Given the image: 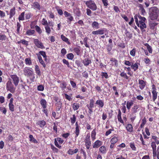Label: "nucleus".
I'll use <instances>...</instances> for the list:
<instances>
[{"label":"nucleus","instance_id":"f257e3e1","mask_svg":"<svg viewBox=\"0 0 159 159\" xmlns=\"http://www.w3.org/2000/svg\"><path fill=\"white\" fill-rule=\"evenodd\" d=\"M149 17L152 20H157L159 17V10L157 7H152L149 9Z\"/></svg>","mask_w":159,"mask_h":159},{"label":"nucleus","instance_id":"f03ea898","mask_svg":"<svg viewBox=\"0 0 159 159\" xmlns=\"http://www.w3.org/2000/svg\"><path fill=\"white\" fill-rule=\"evenodd\" d=\"M138 18L139 20L138 25H137L140 28L142 31H145L143 29L147 28V25L145 23L146 19L145 17L141 16L139 15Z\"/></svg>","mask_w":159,"mask_h":159},{"label":"nucleus","instance_id":"7ed1b4c3","mask_svg":"<svg viewBox=\"0 0 159 159\" xmlns=\"http://www.w3.org/2000/svg\"><path fill=\"white\" fill-rule=\"evenodd\" d=\"M16 87L15 86L11 81V80L10 79L6 83V89L7 91H10L11 93H13L16 90Z\"/></svg>","mask_w":159,"mask_h":159},{"label":"nucleus","instance_id":"20e7f679","mask_svg":"<svg viewBox=\"0 0 159 159\" xmlns=\"http://www.w3.org/2000/svg\"><path fill=\"white\" fill-rule=\"evenodd\" d=\"M85 4L88 8L93 11H96L97 9V5L93 1L90 0L87 1L85 2Z\"/></svg>","mask_w":159,"mask_h":159},{"label":"nucleus","instance_id":"39448f33","mask_svg":"<svg viewBox=\"0 0 159 159\" xmlns=\"http://www.w3.org/2000/svg\"><path fill=\"white\" fill-rule=\"evenodd\" d=\"M108 31L105 28L102 29H98V30L93 31L92 32V34L93 35H105L106 36L107 35Z\"/></svg>","mask_w":159,"mask_h":159},{"label":"nucleus","instance_id":"423d86ee","mask_svg":"<svg viewBox=\"0 0 159 159\" xmlns=\"http://www.w3.org/2000/svg\"><path fill=\"white\" fill-rule=\"evenodd\" d=\"M94 100L93 98H91L89 100V104L86 105V107L89 109L88 112L91 114L93 112V108L94 107Z\"/></svg>","mask_w":159,"mask_h":159},{"label":"nucleus","instance_id":"0eeeda50","mask_svg":"<svg viewBox=\"0 0 159 159\" xmlns=\"http://www.w3.org/2000/svg\"><path fill=\"white\" fill-rule=\"evenodd\" d=\"M152 145L153 157H155L157 156V159H159V146L157 147V150H156V145L153 143L152 144Z\"/></svg>","mask_w":159,"mask_h":159},{"label":"nucleus","instance_id":"6e6552de","mask_svg":"<svg viewBox=\"0 0 159 159\" xmlns=\"http://www.w3.org/2000/svg\"><path fill=\"white\" fill-rule=\"evenodd\" d=\"M48 24L44 26L46 32L48 34H50L51 32V30H53V27L54 26V23L52 21H48Z\"/></svg>","mask_w":159,"mask_h":159},{"label":"nucleus","instance_id":"1a4fd4ad","mask_svg":"<svg viewBox=\"0 0 159 159\" xmlns=\"http://www.w3.org/2000/svg\"><path fill=\"white\" fill-rule=\"evenodd\" d=\"M31 7L34 9L37 10L38 11L40 10L41 8L43 9V11H46V10L45 8L44 7H42L41 6L40 4L37 2H34L32 3L31 4Z\"/></svg>","mask_w":159,"mask_h":159},{"label":"nucleus","instance_id":"9d476101","mask_svg":"<svg viewBox=\"0 0 159 159\" xmlns=\"http://www.w3.org/2000/svg\"><path fill=\"white\" fill-rule=\"evenodd\" d=\"M84 141L86 148L87 149H89L90 148L91 144L90 139V136L89 134H88L87 135Z\"/></svg>","mask_w":159,"mask_h":159},{"label":"nucleus","instance_id":"9b49d317","mask_svg":"<svg viewBox=\"0 0 159 159\" xmlns=\"http://www.w3.org/2000/svg\"><path fill=\"white\" fill-rule=\"evenodd\" d=\"M10 76L15 86L16 87L18 85L19 82V77L16 75H11Z\"/></svg>","mask_w":159,"mask_h":159},{"label":"nucleus","instance_id":"f8f14e48","mask_svg":"<svg viewBox=\"0 0 159 159\" xmlns=\"http://www.w3.org/2000/svg\"><path fill=\"white\" fill-rule=\"evenodd\" d=\"M152 100L153 101H155L157 98L158 93L157 92L156 86L154 84L152 85Z\"/></svg>","mask_w":159,"mask_h":159},{"label":"nucleus","instance_id":"ddd939ff","mask_svg":"<svg viewBox=\"0 0 159 159\" xmlns=\"http://www.w3.org/2000/svg\"><path fill=\"white\" fill-rule=\"evenodd\" d=\"M34 43L35 46L38 48L43 49L45 48L42 42L38 39H34Z\"/></svg>","mask_w":159,"mask_h":159},{"label":"nucleus","instance_id":"4468645a","mask_svg":"<svg viewBox=\"0 0 159 159\" xmlns=\"http://www.w3.org/2000/svg\"><path fill=\"white\" fill-rule=\"evenodd\" d=\"M24 75L28 76H31L33 75V72L28 67H25L23 69Z\"/></svg>","mask_w":159,"mask_h":159},{"label":"nucleus","instance_id":"2eb2a0df","mask_svg":"<svg viewBox=\"0 0 159 159\" xmlns=\"http://www.w3.org/2000/svg\"><path fill=\"white\" fill-rule=\"evenodd\" d=\"M75 138L76 139L80 134V130L79 129L80 126L79 125L78 122H76L75 124Z\"/></svg>","mask_w":159,"mask_h":159},{"label":"nucleus","instance_id":"dca6fc26","mask_svg":"<svg viewBox=\"0 0 159 159\" xmlns=\"http://www.w3.org/2000/svg\"><path fill=\"white\" fill-rule=\"evenodd\" d=\"M95 104L98 106L99 108H102L105 105L104 101L101 99L97 100Z\"/></svg>","mask_w":159,"mask_h":159},{"label":"nucleus","instance_id":"f3484780","mask_svg":"<svg viewBox=\"0 0 159 159\" xmlns=\"http://www.w3.org/2000/svg\"><path fill=\"white\" fill-rule=\"evenodd\" d=\"M146 82L143 80L140 79L139 80V87L142 90L144 89L146 84Z\"/></svg>","mask_w":159,"mask_h":159},{"label":"nucleus","instance_id":"a211bd4d","mask_svg":"<svg viewBox=\"0 0 159 159\" xmlns=\"http://www.w3.org/2000/svg\"><path fill=\"white\" fill-rule=\"evenodd\" d=\"M139 105H138L136 104H134L131 108V113H133V114H134L138 112V110H139Z\"/></svg>","mask_w":159,"mask_h":159},{"label":"nucleus","instance_id":"6ab92c4d","mask_svg":"<svg viewBox=\"0 0 159 159\" xmlns=\"http://www.w3.org/2000/svg\"><path fill=\"white\" fill-rule=\"evenodd\" d=\"M15 10L16 8L14 7L10 10L9 17V19H11L16 14Z\"/></svg>","mask_w":159,"mask_h":159},{"label":"nucleus","instance_id":"aec40b11","mask_svg":"<svg viewBox=\"0 0 159 159\" xmlns=\"http://www.w3.org/2000/svg\"><path fill=\"white\" fill-rule=\"evenodd\" d=\"M46 124V122L44 120L38 121L36 124L37 125H39L40 127L43 128Z\"/></svg>","mask_w":159,"mask_h":159},{"label":"nucleus","instance_id":"412c9836","mask_svg":"<svg viewBox=\"0 0 159 159\" xmlns=\"http://www.w3.org/2000/svg\"><path fill=\"white\" fill-rule=\"evenodd\" d=\"M152 139L154 140V141L152 142L151 143V147H152V144L153 143L156 145V144L158 145L159 144V140L158 139V138L156 136L152 135Z\"/></svg>","mask_w":159,"mask_h":159},{"label":"nucleus","instance_id":"4be33fe9","mask_svg":"<svg viewBox=\"0 0 159 159\" xmlns=\"http://www.w3.org/2000/svg\"><path fill=\"white\" fill-rule=\"evenodd\" d=\"M121 113L120 109L118 110V114L117 116L118 121L123 125H124V122L121 116Z\"/></svg>","mask_w":159,"mask_h":159},{"label":"nucleus","instance_id":"5701e85b","mask_svg":"<svg viewBox=\"0 0 159 159\" xmlns=\"http://www.w3.org/2000/svg\"><path fill=\"white\" fill-rule=\"evenodd\" d=\"M83 62L84 66H87L90 64L92 62L90 59L89 58H86L83 60Z\"/></svg>","mask_w":159,"mask_h":159},{"label":"nucleus","instance_id":"b1692460","mask_svg":"<svg viewBox=\"0 0 159 159\" xmlns=\"http://www.w3.org/2000/svg\"><path fill=\"white\" fill-rule=\"evenodd\" d=\"M102 145V142L99 140H97L95 141L93 145V147L94 148H99Z\"/></svg>","mask_w":159,"mask_h":159},{"label":"nucleus","instance_id":"393cba45","mask_svg":"<svg viewBox=\"0 0 159 159\" xmlns=\"http://www.w3.org/2000/svg\"><path fill=\"white\" fill-rule=\"evenodd\" d=\"M99 151L102 154H105L107 152V150L104 146H101L99 148Z\"/></svg>","mask_w":159,"mask_h":159},{"label":"nucleus","instance_id":"a878e982","mask_svg":"<svg viewBox=\"0 0 159 159\" xmlns=\"http://www.w3.org/2000/svg\"><path fill=\"white\" fill-rule=\"evenodd\" d=\"M55 105L56 106L57 111H59L61 108L62 105L61 101V99L59 100L58 102H56Z\"/></svg>","mask_w":159,"mask_h":159},{"label":"nucleus","instance_id":"bb28decb","mask_svg":"<svg viewBox=\"0 0 159 159\" xmlns=\"http://www.w3.org/2000/svg\"><path fill=\"white\" fill-rule=\"evenodd\" d=\"M40 103L43 108H47V103L45 99H41L40 101Z\"/></svg>","mask_w":159,"mask_h":159},{"label":"nucleus","instance_id":"cd10ccee","mask_svg":"<svg viewBox=\"0 0 159 159\" xmlns=\"http://www.w3.org/2000/svg\"><path fill=\"white\" fill-rule=\"evenodd\" d=\"M110 61L112 62L111 64L112 66H115L116 67H117L118 64V62L117 60L115 58H111L110 59Z\"/></svg>","mask_w":159,"mask_h":159},{"label":"nucleus","instance_id":"c85d7f7f","mask_svg":"<svg viewBox=\"0 0 159 159\" xmlns=\"http://www.w3.org/2000/svg\"><path fill=\"white\" fill-rule=\"evenodd\" d=\"M35 33V31L34 30L31 29L27 30L26 32L25 35L28 36L33 35Z\"/></svg>","mask_w":159,"mask_h":159},{"label":"nucleus","instance_id":"c756f323","mask_svg":"<svg viewBox=\"0 0 159 159\" xmlns=\"http://www.w3.org/2000/svg\"><path fill=\"white\" fill-rule=\"evenodd\" d=\"M134 104L133 101L132 100L130 101H127L126 102V108L127 109L129 110L132 106Z\"/></svg>","mask_w":159,"mask_h":159},{"label":"nucleus","instance_id":"7c9ffc66","mask_svg":"<svg viewBox=\"0 0 159 159\" xmlns=\"http://www.w3.org/2000/svg\"><path fill=\"white\" fill-rule=\"evenodd\" d=\"M61 39L63 41L66 42L68 45L70 44V43L68 39L64 35H63V34L61 35Z\"/></svg>","mask_w":159,"mask_h":159},{"label":"nucleus","instance_id":"2f4dec72","mask_svg":"<svg viewBox=\"0 0 159 159\" xmlns=\"http://www.w3.org/2000/svg\"><path fill=\"white\" fill-rule=\"evenodd\" d=\"M126 129L129 132H131L133 131V126L131 124H128L126 126Z\"/></svg>","mask_w":159,"mask_h":159},{"label":"nucleus","instance_id":"473e14b6","mask_svg":"<svg viewBox=\"0 0 159 159\" xmlns=\"http://www.w3.org/2000/svg\"><path fill=\"white\" fill-rule=\"evenodd\" d=\"M25 62L27 65L30 66L32 64V61L30 57L26 58L25 60Z\"/></svg>","mask_w":159,"mask_h":159},{"label":"nucleus","instance_id":"72a5a7b5","mask_svg":"<svg viewBox=\"0 0 159 159\" xmlns=\"http://www.w3.org/2000/svg\"><path fill=\"white\" fill-rule=\"evenodd\" d=\"M35 71L36 73L38 76H40L41 75V71H40V68L38 65H36L35 66Z\"/></svg>","mask_w":159,"mask_h":159},{"label":"nucleus","instance_id":"f704fd0d","mask_svg":"<svg viewBox=\"0 0 159 159\" xmlns=\"http://www.w3.org/2000/svg\"><path fill=\"white\" fill-rule=\"evenodd\" d=\"M91 26L93 28H95L96 29H98L99 27V24L97 22L94 21L92 23Z\"/></svg>","mask_w":159,"mask_h":159},{"label":"nucleus","instance_id":"c9c22d12","mask_svg":"<svg viewBox=\"0 0 159 159\" xmlns=\"http://www.w3.org/2000/svg\"><path fill=\"white\" fill-rule=\"evenodd\" d=\"M131 67L132 69L134 70V71H136L138 69V63L136 62L134 64H132L131 66Z\"/></svg>","mask_w":159,"mask_h":159},{"label":"nucleus","instance_id":"e433bc0d","mask_svg":"<svg viewBox=\"0 0 159 159\" xmlns=\"http://www.w3.org/2000/svg\"><path fill=\"white\" fill-rule=\"evenodd\" d=\"M72 107L74 111L77 110L80 107V104L78 103H74L72 104Z\"/></svg>","mask_w":159,"mask_h":159},{"label":"nucleus","instance_id":"4c0bfd02","mask_svg":"<svg viewBox=\"0 0 159 159\" xmlns=\"http://www.w3.org/2000/svg\"><path fill=\"white\" fill-rule=\"evenodd\" d=\"M96 133L95 129H93L91 132V137L92 140L94 141L96 139Z\"/></svg>","mask_w":159,"mask_h":159},{"label":"nucleus","instance_id":"58836bf2","mask_svg":"<svg viewBox=\"0 0 159 159\" xmlns=\"http://www.w3.org/2000/svg\"><path fill=\"white\" fill-rule=\"evenodd\" d=\"M80 47L79 48L75 47L74 48V51L76 54L77 55L79 56L80 55L81 52L80 49Z\"/></svg>","mask_w":159,"mask_h":159},{"label":"nucleus","instance_id":"ea45409f","mask_svg":"<svg viewBox=\"0 0 159 159\" xmlns=\"http://www.w3.org/2000/svg\"><path fill=\"white\" fill-rule=\"evenodd\" d=\"M25 12L24 11L22 12L20 14L19 16L18 17V20L20 22V21H23L25 20L24 18V15H25Z\"/></svg>","mask_w":159,"mask_h":159},{"label":"nucleus","instance_id":"a19ab883","mask_svg":"<svg viewBox=\"0 0 159 159\" xmlns=\"http://www.w3.org/2000/svg\"><path fill=\"white\" fill-rule=\"evenodd\" d=\"M118 141V138L117 137L114 136L110 140L111 143L115 144Z\"/></svg>","mask_w":159,"mask_h":159},{"label":"nucleus","instance_id":"79ce46f5","mask_svg":"<svg viewBox=\"0 0 159 159\" xmlns=\"http://www.w3.org/2000/svg\"><path fill=\"white\" fill-rule=\"evenodd\" d=\"M35 29L36 31L39 34H41L42 33V30L41 28L38 25L35 26Z\"/></svg>","mask_w":159,"mask_h":159},{"label":"nucleus","instance_id":"37998d69","mask_svg":"<svg viewBox=\"0 0 159 159\" xmlns=\"http://www.w3.org/2000/svg\"><path fill=\"white\" fill-rule=\"evenodd\" d=\"M17 43L18 44L22 43V44L25 45L26 46H27L29 44L28 42L25 39L21 40L20 41L18 42Z\"/></svg>","mask_w":159,"mask_h":159},{"label":"nucleus","instance_id":"c03bdc74","mask_svg":"<svg viewBox=\"0 0 159 159\" xmlns=\"http://www.w3.org/2000/svg\"><path fill=\"white\" fill-rule=\"evenodd\" d=\"M158 25V23L157 22H153L152 23H151L149 24V26L150 27V29L154 30L156 26L157 25Z\"/></svg>","mask_w":159,"mask_h":159},{"label":"nucleus","instance_id":"a18cd8bd","mask_svg":"<svg viewBox=\"0 0 159 159\" xmlns=\"http://www.w3.org/2000/svg\"><path fill=\"white\" fill-rule=\"evenodd\" d=\"M145 46H146L147 49L149 53H151L152 52V47L149 45L148 43H146L144 44Z\"/></svg>","mask_w":159,"mask_h":159},{"label":"nucleus","instance_id":"49530a36","mask_svg":"<svg viewBox=\"0 0 159 159\" xmlns=\"http://www.w3.org/2000/svg\"><path fill=\"white\" fill-rule=\"evenodd\" d=\"M101 76L102 79L105 78L107 79L108 78V75L107 72H102L101 73Z\"/></svg>","mask_w":159,"mask_h":159},{"label":"nucleus","instance_id":"de8ad7c7","mask_svg":"<svg viewBox=\"0 0 159 159\" xmlns=\"http://www.w3.org/2000/svg\"><path fill=\"white\" fill-rule=\"evenodd\" d=\"M66 83L64 81H63L60 84V87L62 90H64L66 88Z\"/></svg>","mask_w":159,"mask_h":159},{"label":"nucleus","instance_id":"09e8293b","mask_svg":"<svg viewBox=\"0 0 159 159\" xmlns=\"http://www.w3.org/2000/svg\"><path fill=\"white\" fill-rule=\"evenodd\" d=\"M9 109L11 112H13L14 111L15 106L13 103L9 104L8 105Z\"/></svg>","mask_w":159,"mask_h":159},{"label":"nucleus","instance_id":"8fccbe9b","mask_svg":"<svg viewBox=\"0 0 159 159\" xmlns=\"http://www.w3.org/2000/svg\"><path fill=\"white\" fill-rule=\"evenodd\" d=\"M147 122L146 119L145 117H144L143 119L142 120V123L140 125V127L141 128H143L144 125L146 124Z\"/></svg>","mask_w":159,"mask_h":159},{"label":"nucleus","instance_id":"3c124183","mask_svg":"<svg viewBox=\"0 0 159 159\" xmlns=\"http://www.w3.org/2000/svg\"><path fill=\"white\" fill-rule=\"evenodd\" d=\"M72 117H70V119L71 120V123L72 125L75 123L76 121V117L75 115L74 114L72 116Z\"/></svg>","mask_w":159,"mask_h":159},{"label":"nucleus","instance_id":"603ef678","mask_svg":"<svg viewBox=\"0 0 159 159\" xmlns=\"http://www.w3.org/2000/svg\"><path fill=\"white\" fill-rule=\"evenodd\" d=\"M129 146L133 151H136V148L134 143H131L129 144Z\"/></svg>","mask_w":159,"mask_h":159},{"label":"nucleus","instance_id":"864d4df0","mask_svg":"<svg viewBox=\"0 0 159 159\" xmlns=\"http://www.w3.org/2000/svg\"><path fill=\"white\" fill-rule=\"evenodd\" d=\"M39 53L40 55H41L45 58V60L46 61V60L47 59V56L46 55L45 52L43 51H40L39 52Z\"/></svg>","mask_w":159,"mask_h":159},{"label":"nucleus","instance_id":"5fc2aeb1","mask_svg":"<svg viewBox=\"0 0 159 159\" xmlns=\"http://www.w3.org/2000/svg\"><path fill=\"white\" fill-rule=\"evenodd\" d=\"M112 89L114 91H115V94L116 97H119V94L117 92V88L115 86H114L112 87Z\"/></svg>","mask_w":159,"mask_h":159},{"label":"nucleus","instance_id":"6e6d98bb","mask_svg":"<svg viewBox=\"0 0 159 159\" xmlns=\"http://www.w3.org/2000/svg\"><path fill=\"white\" fill-rule=\"evenodd\" d=\"M131 117L130 120L132 123H133L136 118V115L135 114H133V113H131L130 115Z\"/></svg>","mask_w":159,"mask_h":159},{"label":"nucleus","instance_id":"4d7b16f0","mask_svg":"<svg viewBox=\"0 0 159 159\" xmlns=\"http://www.w3.org/2000/svg\"><path fill=\"white\" fill-rule=\"evenodd\" d=\"M120 75L122 77L125 78L126 80L129 79V77L127 75L126 73H125L124 72H122L120 74Z\"/></svg>","mask_w":159,"mask_h":159},{"label":"nucleus","instance_id":"13d9d810","mask_svg":"<svg viewBox=\"0 0 159 159\" xmlns=\"http://www.w3.org/2000/svg\"><path fill=\"white\" fill-rule=\"evenodd\" d=\"M41 24L45 26L47 25L48 24L47 20L44 18H43L42 19L41 21Z\"/></svg>","mask_w":159,"mask_h":159},{"label":"nucleus","instance_id":"bf43d9fd","mask_svg":"<svg viewBox=\"0 0 159 159\" xmlns=\"http://www.w3.org/2000/svg\"><path fill=\"white\" fill-rule=\"evenodd\" d=\"M17 25V33L18 34L20 33V28L21 26V25L20 22H17L16 23Z\"/></svg>","mask_w":159,"mask_h":159},{"label":"nucleus","instance_id":"052dcab7","mask_svg":"<svg viewBox=\"0 0 159 159\" xmlns=\"http://www.w3.org/2000/svg\"><path fill=\"white\" fill-rule=\"evenodd\" d=\"M67 57L70 60H72L74 57V55L72 53H68L67 55Z\"/></svg>","mask_w":159,"mask_h":159},{"label":"nucleus","instance_id":"680f3d73","mask_svg":"<svg viewBox=\"0 0 159 159\" xmlns=\"http://www.w3.org/2000/svg\"><path fill=\"white\" fill-rule=\"evenodd\" d=\"M32 16V15L31 12H28L25 15V18L26 20L30 19Z\"/></svg>","mask_w":159,"mask_h":159},{"label":"nucleus","instance_id":"e2e57ef3","mask_svg":"<svg viewBox=\"0 0 159 159\" xmlns=\"http://www.w3.org/2000/svg\"><path fill=\"white\" fill-rule=\"evenodd\" d=\"M102 1L103 6L107 8L108 5V1L107 0H101Z\"/></svg>","mask_w":159,"mask_h":159},{"label":"nucleus","instance_id":"0e129e2a","mask_svg":"<svg viewBox=\"0 0 159 159\" xmlns=\"http://www.w3.org/2000/svg\"><path fill=\"white\" fill-rule=\"evenodd\" d=\"M62 62L64 64H66V65L68 67H70V65L69 62L66 59H63L62 60Z\"/></svg>","mask_w":159,"mask_h":159},{"label":"nucleus","instance_id":"69168bd1","mask_svg":"<svg viewBox=\"0 0 159 159\" xmlns=\"http://www.w3.org/2000/svg\"><path fill=\"white\" fill-rule=\"evenodd\" d=\"M59 7H56V8L57 9V12L58 14L60 16L62 15L63 13V11L61 9H59Z\"/></svg>","mask_w":159,"mask_h":159},{"label":"nucleus","instance_id":"338daca9","mask_svg":"<svg viewBox=\"0 0 159 159\" xmlns=\"http://www.w3.org/2000/svg\"><path fill=\"white\" fill-rule=\"evenodd\" d=\"M37 89L39 91H43L44 90V87L42 85H40L38 86Z\"/></svg>","mask_w":159,"mask_h":159},{"label":"nucleus","instance_id":"774afa93","mask_svg":"<svg viewBox=\"0 0 159 159\" xmlns=\"http://www.w3.org/2000/svg\"><path fill=\"white\" fill-rule=\"evenodd\" d=\"M0 110L2 111V112L3 114L6 115L7 113V109L5 107H0Z\"/></svg>","mask_w":159,"mask_h":159}]
</instances>
